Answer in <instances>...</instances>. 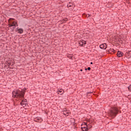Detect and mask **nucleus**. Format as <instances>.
<instances>
[{"label":"nucleus","mask_w":131,"mask_h":131,"mask_svg":"<svg viewBox=\"0 0 131 131\" xmlns=\"http://www.w3.org/2000/svg\"><path fill=\"white\" fill-rule=\"evenodd\" d=\"M110 52H112V53H114V49H110Z\"/></svg>","instance_id":"aec40b11"},{"label":"nucleus","mask_w":131,"mask_h":131,"mask_svg":"<svg viewBox=\"0 0 131 131\" xmlns=\"http://www.w3.org/2000/svg\"><path fill=\"white\" fill-rule=\"evenodd\" d=\"M82 125H85V126H86V125H88V123L85 122H83Z\"/></svg>","instance_id":"f3484780"},{"label":"nucleus","mask_w":131,"mask_h":131,"mask_svg":"<svg viewBox=\"0 0 131 131\" xmlns=\"http://www.w3.org/2000/svg\"><path fill=\"white\" fill-rule=\"evenodd\" d=\"M80 71H82V70H80Z\"/></svg>","instance_id":"5701e85b"},{"label":"nucleus","mask_w":131,"mask_h":131,"mask_svg":"<svg viewBox=\"0 0 131 131\" xmlns=\"http://www.w3.org/2000/svg\"><path fill=\"white\" fill-rule=\"evenodd\" d=\"M68 20L67 18H63L62 20V23H66V22Z\"/></svg>","instance_id":"f8f14e48"},{"label":"nucleus","mask_w":131,"mask_h":131,"mask_svg":"<svg viewBox=\"0 0 131 131\" xmlns=\"http://www.w3.org/2000/svg\"><path fill=\"white\" fill-rule=\"evenodd\" d=\"M67 57H68V58H69V59H71V58H72V55L69 54L67 55Z\"/></svg>","instance_id":"2eb2a0df"},{"label":"nucleus","mask_w":131,"mask_h":131,"mask_svg":"<svg viewBox=\"0 0 131 131\" xmlns=\"http://www.w3.org/2000/svg\"><path fill=\"white\" fill-rule=\"evenodd\" d=\"M20 105L21 106H23L24 107H25V106H26V103L25 102H24V101H22L21 102H20Z\"/></svg>","instance_id":"9d476101"},{"label":"nucleus","mask_w":131,"mask_h":131,"mask_svg":"<svg viewBox=\"0 0 131 131\" xmlns=\"http://www.w3.org/2000/svg\"><path fill=\"white\" fill-rule=\"evenodd\" d=\"M92 64H93V62H91V64L92 65Z\"/></svg>","instance_id":"4be33fe9"},{"label":"nucleus","mask_w":131,"mask_h":131,"mask_svg":"<svg viewBox=\"0 0 131 131\" xmlns=\"http://www.w3.org/2000/svg\"><path fill=\"white\" fill-rule=\"evenodd\" d=\"M128 89L129 92H131V84L128 87Z\"/></svg>","instance_id":"6ab92c4d"},{"label":"nucleus","mask_w":131,"mask_h":131,"mask_svg":"<svg viewBox=\"0 0 131 131\" xmlns=\"http://www.w3.org/2000/svg\"><path fill=\"white\" fill-rule=\"evenodd\" d=\"M58 94H60V95H63L64 93V92L61 90H59L58 91Z\"/></svg>","instance_id":"ddd939ff"},{"label":"nucleus","mask_w":131,"mask_h":131,"mask_svg":"<svg viewBox=\"0 0 131 131\" xmlns=\"http://www.w3.org/2000/svg\"><path fill=\"white\" fill-rule=\"evenodd\" d=\"M82 127H84V126H83Z\"/></svg>","instance_id":"b1692460"},{"label":"nucleus","mask_w":131,"mask_h":131,"mask_svg":"<svg viewBox=\"0 0 131 131\" xmlns=\"http://www.w3.org/2000/svg\"><path fill=\"white\" fill-rule=\"evenodd\" d=\"M24 95H25V93L22 90H15L12 92L13 98H16L19 99V100L24 98Z\"/></svg>","instance_id":"f257e3e1"},{"label":"nucleus","mask_w":131,"mask_h":131,"mask_svg":"<svg viewBox=\"0 0 131 131\" xmlns=\"http://www.w3.org/2000/svg\"><path fill=\"white\" fill-rule=\"evenodd\" d=\"M123 56V53H122V52L118 51L117 57H119L120 58V57H122Z\"/></svg>","instance_id":"6e6552de"},{"label":"nucleus","mask_w":131,"mask_h":131,"mask_svg":"<svg viewBox=\"0 0 131 131\" xmlns=\"http://www.w3.org/2000/svg\"><path fill=\"white\" fill-rule=\"evenodd\" d=\"M62 113L66 116H68V115H69V111H67L66 109H65Z\"/></svg>","instance_id":"0eeeda50"},{"label":"nucleus","mask_w":131,"mask_h":131,"mask_svg":"<svg viewBox=\"0 0 131 131\" xmlns=\"http://www.w3.org/2000/svg\"><path fill=\"white\" fill-rule=\"evenodd\" d=\"M86 126L87 127V128H88V129H90V128H91V127H92V125H86Z\"/></svg>","instance_id":"4468645a"},{"label":"nucleus","mask_w":131,"mask_h":131,"mask_svg":"<svg viewBox=\"0 0 131 131\" xmlns=\"http://www.w3.org/2000/svg\"><path fill=\"white\" fill-rule=\"evenodd\" d=\"M15 31H16V32L19 33V34H22V33H23V32H24V30H23V29L19 28H17Z\"/></svg>","instance_id":"20e7f679"},{"label":"nucleus","mask_w":131,"mask_h":131,"mask_svg":"<svg viewBox=\"0 0 131 131\" xmlns=\"http://www.w3.org/2000/svg\"><path fill=\"white\" fill-rule=\"evenodd\" d=\"M14 20V19L12 18H9L8 20V26L10 28V29H11L12 31H14V29H15V28L18 26L17 21Z\"/></svg>","instance_id":"f03ea898"},{"label":"nucleus","mask_w":131,"mask_h":131,"mask_svg":"<svg viewBox=\"0 0 131 131\" xmlns=\"http://www.w3.org/2000/svg\"><path fill=\"white\" fill-rule=\"evenodd\" d=\"M86 42L85 40H82L79 42V45L81 47H83L84 45H85Z\"/></svg>","instance_id":"423d86ee"},{"label":"nucleus","mask_w":131,"mask_h":131,"mask_svg":"<svg viewBox=\"0 0 131 131\" xmlns=\"http://www.w3.org/2000/svg\"><path fill=\"white\" fill-rule=\"evenodd\" d=\"M6 64H7V65H8V66H11V61L8 60V61H6Z\"/></svg>","instance_id":"9b49d317"},{"label":"nucleus","mask_w":131,"mask_h":131,"mask_svg":"<svg viewBox=\"0 0 131 131\" xmlns=\"http://www.w3.org/2000/svg\"><path fill=\"white\" fill-rule=\"evenodd\" d=\"M67 6H68V8H70V7H73V4H68Z\"/></svg>","instance_id":"dca6fc26"},{"label":"nucleus","mask_w":131,"mask_h":131,"mask_svg":"<svg viewBox=\"0 0 131 131\" xmlns=\"http://www.w3.org/2000/svg\"><path fill=\"white\" fill-rule=\"evenodd\" d=\"M81 129H82V131H88V130H89V129L86 127V126H85V127H81Z\"/></svg>","instance_id":"1a4fd4ad"},{"label":"nucleus","mask_w":131,"mask_h":131,"mask_svg":"<svg viewBox=\"0 0 131 131\" xmlns=\"http://www.w3.org/2000/svg\"><path fill=\"white\" fill-rule=\"evenodd\" d=\"M100 49H102L103 50H106L107 49V44L103 43L100 45Z\"/></svg>","instance_id":"39448f33"},{"label":"nucleus","mask_w":131,"mask_h":131,"mask_svg":"<svg viewBox=\"0 0 131 131\" xmlns=\"http://www.w3.org/2000/svg\"><path fill=\"white\" fill-rule=\"evenodd\" d=\"M85 70H91V68L88 67V69H85Z\"/></svg>","instance_id":"412c9836"},{"label":"nucleus","mask_w":131,"mask_h":131,"mask_svg":"<svg viewBox=\"0 0 131 131\" xmlns=\"http://www.w3.org/2000/svg\"><path fill=\"white\" fill-rule=\"evenodd\" d=\"M118 113V109H117L116 106L112 107L108 112V115L111 117H115V116L117 115Z\"/></svg>","instance_id":"7ed1b4c3"},{"label":"nucleus","mask_w":131,"mask_h":131,"mask_svg":"<svg viewBox=\"0 0 131 131\" xmlns=\"http://www.w3.org/2000/svg\"><path fill=\"white\" fill-rule=\"evenodd\" d=\"M22 101H24V103H26V104H27V100L24 99Z\"/></svg>","instance_id":"a211bd4d"}]
</instances>
